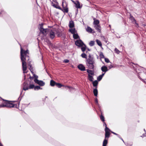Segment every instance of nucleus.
<instances>
[{"label":"nucleus","instance_id":"61","mask_svg":"<svg viewBox=\"0 0 146 146\" xmlns=\"http://www.w3.org/2000/svg\"><path fill=\"white\" fill-rule=\"evenodd\" d=\"M144 131H145H145H145V129H144Z\"/></svg>","mask_w":146,"mask_h":146},{"label":"nucleus","instance_id":"49","mask_svg":"<svg viewBox=\"0 0 146 146\" xmlns=\"http://www.w3.org/2000/svg\"><path fill=\"white\" fill-rule=\"evenodd\" d=\"M111 133H112L113 134H114L115 135H117V134L114 132H113V131H111Z\"/></svg>","mask_w":146,"mask_h":146},{"label":"nucleus","instance_id":"3","mask_svg":"<svg viewBox=\"0 0 146 146\" xmlns=\"http://www.w3.org/2000/svg\"><path fill=\"white\" fill-rule=\"evenodd\" d=\"M2 104L0 105V107H7L8 108H13L15 107L17 108V104H13L11 101L5 100L3 99Z\"/></svg>","mask_w":146,"mask_h":146},{"label":"nucleus","instance_id":"46","mask_svg":"<svg viewBox=\"0 0 146 146\" xmlns=\"http://www.w3.org/2000/svg\"><path fill=\"white\" fill-rule=\"evenodd\" d=\"M113 66L112 65H111L110 66H109V69H111L113 67Z\"/></svg>","mask_w":146,"mask_h":146},{"label":"nucleus","instance_id":"26","mask_svg":"<svg viewBox=\"0 0 146 146\" xmlns=\"http://www.w3.org/2000/svg\"><path fill=\"white\" fill-rule=\"evenodd\" d=\"M56 83L53 80H51L50 81V85L52 86H53L55 85H56Z\"/></svg>","mask_w":146,"mask_h":146},{"label":"nucleus","instance_id":"44","mask_svg":"<svg viewBox=\"0 0 146 146\" xmlns=\"http://www.w3.org/2000/svg\"><path fill=\"white\" fill-rule=\"evenodd\" d=\"M132 143H131L130 144L127 143V144H126V145L127 146H131L132 145Z\"/></svg>","mask_w":146,"mask_h":146},{"label":"nucleus","instance_id":"59","mask_svg":"<svg viewBox=\"0 0 146 146\" xmlns=\"http://www.w3.org/2000/svg\"><path fill=\"white\" fill-rule=\"evenodd\" d=\"M53 5V6L54 7H56L55 5V4H54V5Z\"/></svg>","mask_w":146,"mask_h":146},{"label":"nucleus","instance_id":"22","mask_svg":"<svg viewBox=\"0 0 146 146\" xmlns=\"http://www.w3.org/2000/svg\"><path fill=\"white\" fill-rule=\"evenodd\" d=\"M97 88L96 87L95 89H94L93 90V93L95 96H97L98 94V91L97 89Z\"/></svg>","mask_w":146,"mask_h":146},{"label":"nucleus","instance_id":"51","mask_svg":"<svg viewBox=\"0 0 146 146\" xmlns=\"http://www.w3.org/2000/svg\"><path fill=\"white\" fill-rule=\"evenodd\" d=\"M105 72H104V73H103L101 75H100L101 76L103 77L104 76V75L105 74Z\"/></svg>","mask_w":146,"mask_h":146},{"label":"nucleus","instance_id":"12","mask_svg":"<svg viewBox=\"0 0 146 146\" xmlns=\"http://www.w3.org/2000/svg\"><path fill=\"white\" fill-rule=\"evenodd\" d=\"M101 70L103 72H105V73L108 70L107 67L105 65H104L101 67Z\"/></svg>","mask_w":146,"mask_h":146},{"label":"nucleus","instance_id":"9","mask_svg":"<svg viewBox=\"0 0 146 146\" xmlns=\"http://www.w3.org/2000/svg\"><path fill=\"white\" fill-rule=\"evenodd\" d=\"M78 67L81 71H84L86 70L85 66L82 64H80L78 65Z\"/></svg>","mask_w":146,"mask_h":146},{"label":"nucleus","instance_id":"60","mask_svg":"<svg viewBox=\"0 0 146 146\" xmlns=\"http://www.w3.org/2000/svg\"><path fill=\"white\" fill-rule=\"evenodd\" d=\"M145 82L146 83V79H145Z\"/></svg>","mask_w":146,"mask_h":146},{"label":"nucleus","instance_id":"39","mask_svg":"<svg viewBox=\"0 0 146 146\" xmlns=\"http://www.w3.org/2000/svg\"><path fill=\"white\" fill-rule=\"evenodd\" d=\"M102 77L100 75L97 78V80L99 81H100L102 79Z\"/></svg>","mask_w":146,"mask_h":146},{"label":"nucleus","instance_id":"7","mask_svg":"<svg viewBox=\"0 0 146 146\" xmlns=\"http://www.w3.org/2000/svg\"><path fill=\"white\" fill-rule=\"evenodd\" d=\"M75 44L79 47H82L83 45L85 46L83 42L81 40H78L75 42Z\"/></svg>","mask_w":146,"mask_h":146},{"label":"nucleus","instance_id":"52","mask_svg":"<svg viewBox=\"0 0 146 146\" xmlns=\"http://www.w3.org/2000/svg\"><path fill=\"white\" fill-rule=\"evenodd\" d=\"M29 78L31 79H33L34 78V77L30 76V77H29Z\"/></svg>","mask_w":146,"mask_h":146},{"label":"nucleus","instance_id":"38","mask_svg":"<svg viewBox=\"0 0 146 146\" xmlns=\"http://www.w3.org/2000/svg\"><path fill=\"white\" fill-rule=\"evenodd\" d=\"M95 102L96 103V104L100 108V106L98 103V99L97 98H96L95 99Z\"/></svg>","mask_w":146,"mask_h":146},{"label":"nucleus","instance_id":"20","mask_svg":"<svg viewBox=\"0 0 146 146\" xmlns=\"http://www.w3.org/2000/svg\"><path fill=\"white\" fill-rule=\"evenodd\" d=\"M110 133L109 131H105V139H106V138H108L110 136Z\"/></svg>","mask_w":146,"mask_h":146},{"label":"nucleus","instance_id":"56","mask_svg":"<svg viewBox=\"0 0 146 146\" xmlns=\"http://www.w3.org/2000/svg\"><path fill=\"white\" fill-rule=\"evenodd\" d=\"M120 139L123 141V142L124 143V141L123 140V139L121 138H120Z\"/></svg>","mask_w":146,"mask_h":146},{"label":"nucleus","instance_id":"62","mask_svg":"<svg viewBox=\"0 0 146 146\" xmlns=\"http://www.w3.org/2000/svg\"><path fill=\"white\" fill-rule=\"evenodd\" d=\"M109 27H110V25H109Z\"/></svg>","mask_w":146,"mask_h":146},{"label":"nucleus","instance_id":"58","mask_svg":"<svg viewBox=\"0 0 146 146\" xmlns=\"http://www.w3.org/2000/svg\"><path fill=\"white\" fill-rule=\"evenodd\" d=\"M74 3H75L74 1L72 0H71Z\"/></svg>","mask_w":146,"mask_h":146},{"label":"nucleus","instance_id":"55","mask_svg":"<svg viewBox=\"0 0 146 146\" xmlns=\"http://www.w3.org/2000/svg\"><path fill=\"white\" fill-rule=\"evenodd\" d=\"M136 71L138 74H139L140 73L139 72H138L137 71V68L136 69Z\"/></svg>","mask_w":146,"mask_h":146},{"label":"nucleus","instance_id":"25","mask_svg":"<svg viewBox=\"0 0 146 146\" xmlns=\"http://www.w3.org/2000/svg\"><path fill=\"white\" fill-rule=\"evenodd\" d=\"M94 21L93 23L94 24V25H99V21L98 20H95V19H94Z\"/></svg>","mask_w":146,"mask_h":146},{"label":"nucleus","instance_id":"29","mask_svg":"<svg viewBox=\"0 0 146 146\" xmlns=\"http://www.w3.org/2000/svg\"><path fill=\"white\" fill-rule=\"evenodd\" d=\"M34 89L35 90H38L39 89H42V88H41L40 86H35L34 88Z\"/></svg>","mask_w":146,"mask_h":146},{"label":"nucleus","instance_id":"1","mask_svg":"<svg viewBox=\"0 0 146 146\" xmlns=\"http://www.w3.org/2000/svg\"><path fill=\"white\" fill-rule=\"evenodd\" d=\"M21 46V45L20 44ZM21 60L22 62V66L23 68V73H27V72L26 71L27 69V63L25 62L27 57L28 58V60H29V56L27 55V54H29V51L28 50H24L21 47Z\"/></svg>","mask_w":146,"mask_h":146},{"label":"nucleus","instance_id":"50","mask_svg":"<svg viewBox=\"0 0 146 146\" xmlns=\"http://www.w3.org/2000/svg\"><path fill=\"white\" fill-rule=\"evenodd\" d=\"M105 72H104V73H103L101 75H100L101 76L103 77L104 76V75L105 74Z\"/></svg>","mask_w":146,"mask_h":146},{"label":"nucleus","instance_id":"42","mask_svg":"<svg viewBox=\"0 0 146 146\" xmlns=\"http://www.w3.org/2000/svg\"><path fill=\"white\" fill-rule=\"evenodd\" d=\"M105 131H110V129H109V128H108L107 126L106 127L105 129Z\"/></svg>","mask_w":146,"mask_h":146},{"label":"nucleus","instance_id":"13","mask_svg":"<svg viewBox=\"0 0 146 146\" xmlns=\"http://www.w3.org/2000/svg\"><path fill=\"white\" fill-rule=\"evenodd\" d=\"M56 86L58 88H60L62 86H64L65 88H71L70 87L68 86H64L63 85H62L60 83H57L56 84Z\"/></svg>","mask_w":146,"mask_h":146},{"label":"nucleus","instance_id":"18","mask_svg":"<svg viewBox=\"0 0 146 146\" xmlns=\"http://www.w3.org/2000/svg\"><path fill=\"white\" fill-rule=\"evenodd\" d=\"M74 23L72 21H70L69 22V27L70 28H72L74 27Z\"/></svg>","mask_w":146,"mask_h":146},{"label":"nucleus","instance_id":"30","mask_svg":"<svg viewBox=\"0 0 146 146\" xmlns=\"http://www.w3.org/2000/svg\"><path fill=\"white\" fill-rule=\"evenodd\" d=\"M56 33L57 34V36L58 37H60L62 36V33L60 32L57 31Z\"/></svg>","mask_w":146,"mask_h":146},{"label":"nucleus","instance_id":"14","mask_svg":"<svg viewBox=\"0 0 146 146\" xmlns=\"http://www.w3.org/2000/svg\"><path fill=\"white\" fill-rule=\"evenodd\" d=\"M95 29L99 32H101V27L99 25H94Z\"/></svg>","mask_w":146,"mask_h":146},{"label":"nucleus","instance_id":"37","mask_svg":"<svg viewBox=\"0 0 146 146\" xmlns=\"http://www.w3.org/2000/svg\"><path fill=\"white\" fill-rule=\"evenodd\" d=\"M86 46L85 45V46H82L81 48V50L83 52H84L86 49Z\"/></svg>","mask_w":146,"mask_h":146},{"label":"nucleus","instance_id":"47","mask_svg":"<svg viewBox=\"0 0 146 146\" xmlns=\"http://www.w3.org/2000/svg\"><path fill=\"white\" fill-rule=\"evenodd\" d=\"M5 13V12L4 11H2L0 13V16H1V15L2 14H3Z\"/></svg>","mask_w":146,"mask_h":146},{"label":"nucleus","instance_id":"35","mask_svg":"<svg viewBox=\"0 0 146 146\" xmlns=\"http://www.w3.org/2000/svg\"><path fill=\"white\" fill-rule=\"evenodd\" d=\"M33 76H34V77L35 78V79L34 80V81L35 82L36 81V80H38V76L37 75H36L35 74H33Z\"/></svg>","mask_w":146,"mask_h":146},{"label":"nucleus","instance_id":"2","mask_svg":"<svg viewBox=\"0 0 146 146\" xmlns=\"http://www.w3.org/2000/svg\"><path fill=\"white\" fill-rule=\"evenodd\" d=\"M86 64L90 69H94L95 62L93 55L91 56L90 54H89L88 58L86 60Z\"/></svg>","mask_w":146,"mask_h":146},{"label":"nucleus","instance_id":"40","mask_svg":"<svg viewBox=\"0 0 146 146\" xmlns=\"http://www.w3.org/2000/svg\"><path fill=\"white\" fill-rule=\"evenodd\" d=\"M115 52L117 54H119L120 52L119 50L116 48H115Z\"/></svg>","mask_w":146,"mask_h":146},{"label":"nucleus","instance_id":"33","mask_svg":"<svg viewBox=\"0 0 146 146\" xmlns=\"http://www.w3.org/2000/svg\"><path fill=\"white\" fill-rule=\"evenodd\" d=\"M95 42L94 41H91L89 42V45L90 46H92L94 45Z\"/></svg>","mask_w":146,"mask_h":146},{"label":"nucleus","instance_id":"15","mask_svg":"<svg viewBox=\"0 0 146 146\" xmlns=\"http://www.w3.org/2000/svg\"><path fill=\"white\" fill-rule=\"evenodd\" d=\"M70 29H69V31L72 34H73L75 33H77V31L76 30V29L75 28H72Z\"/></svg>","mask_w":146,"mask_h":146},{"label":"nucleus","instance_id":"28","mask_svg":"<svg viewBox=\"0 0 146 146\" xmlns=\"http://www.w3.org/2000/svg\"><path fill=\"white\" fill-rule=\"evenodd\" d=\"M108 143V139H105L103 141V146H106Z\"/></svg>","mask_w":146,"mask_h":146},{"label":"nucleus","instance_id":"48","mask_svg":"<svg viewBox=\"0 0 146 146\" xmlns=\"http://www.w3.org/2000/svg\"><path fill=\"white\" fill-rule=\"evenodd\" d=\"M103 125L104 126H105V127H106L107 126V125L106 124V123L105 122H103Z\"/></svg>","mask_w":146,"mask_h":146},{"label":"nucleus","instance_id":"6","mask_svg":"<svg viewBox=\"0 0 146 146\" xmlns=\"http://www.w3.org/2000/svg\"><path fill=\"white\" fill-rule=\"evenodd\" d=\"M39 30L40 31V33L42 34L43 35L45 36L47 34V32L49 30L47 29H44L43 28V25H40Z\"/></svg>","mask_w":146,"mask_h":146},{"label":"nucleus","instance_id":"53","mask_svg":"<svg viewBox=\"0 0 146 146\" xmlns=\"http://www.w3.org/2000/svg\"><path fill=\"white\" fill-rule=\"evenodd\" d=\"M117 137H119V138H121V137H120V135H119L118 134H117Z\"/></svg>","mask_w":146,"mask_h":146},{"label":"nucleus","instance_id":"23","mask_svg":"<svg viewBox=\"0 0 146 146\" xmlns=\"http://www.w3.org/2000/svg\"><path fill=\"white\" fill-rule=\"evenodd\" d=\"M73 38L74 39H77L79 38V35H78V33H77L73 34Z\"/></svg>","mask_w":146,"mask_h":146},{"label":"nucleus","instance_id":"54","mask_svg":"<svg viewBox=\"0 0 146 146\" xmlns=\"http://www.w3.org/2000/svg\"><path fill=\"white\" fill-rule=\"evenodd\" d=\"M138 78H139V79H140L141 80H143V79H142L139 76H138Z\"/></svg>","mask_w":146,"mask_h":146},{"label":"nucleus","instance_id":"16","mask_svg":"<svg viewBox=\"0 0 146 146\" xmlns=\"http://www.w3.org/2000/svg\"><path fill=\"white\" fill-rule=\"evenodd\" d=\"M87 72L88 73V74L94 76V72L93 70L87 69L86 70Z\"/></svg>","mask_w":146,"mask_h":146},{"label":"nucleus","instance_id":"11","mask_svg":"<svg viewBox=\"0 0 146 146\" xmlns=\"http://www.w3.org/2000/svg\"><path fill=\"white\" fill-rule=\"evenodd\" d=\"M129 19L131 20L132 22H134L135 23L137 26L138 25V23H136V21L135 20V18L131 14L130 15Z\"/></svg>","mask_w":146,"mask_h":146},{"label":"nucleus","instance_id":"41","mask_svg":"<svg viewBox=\"0 0 146 146\" xmlns=\"http://www.w3.org/2000/svg\"><path fill=\"white\" fill-rule=\"evenodd\" d=\"M104 59L105 62H106L107 63H109V62H110V61L108 58H105Z\"/></svg>","mask_w":146,"mask_h":146},{"label":"nucleus","instance_id":"32","mask_svg":"<svg viewBox=\"0 0 146 146\" xmlns=\"http://www.w3.org/2000/svg\"><path fill=\"white\" fill-rule=\"evenodd\" d=\"M96 41L97 44L99 46H102V44L101 43V42H100V40H99L98 39H97L96 40Z\"/></svg>","mask_w":146,"mask_h":146},{"label":"nucleus","instance_id":"57","mask_svg":"<svg viewBox=\"0 0 146 146\" xmlns=\"http://www.w3.org/2000/svg\"><path fill=\"white\" fill-rule=\"evenodd\" d=\"M53 1L54 2H56V0H53Z\"/></svg>","mask_w":146,"mask_h":146},{"label":"nucleus","instance_id":"19","mask_svg":"<svg viewBox=\"0 0 146 146\" xmlns=\"http://www.w3.org/2000/svg\"><path fill=\"white\" fill-rule=\"evenodd\" d=\"M28 65L29 66V70H30L31 72L32 73H33V68H32L31 64V62L29 61L28 62Z\"/></svg>","mask_w":146,"mask_h":146},{"label":"nucleus","instance_id":"24","mask_svg":"<svg viewBox=\"0 0 146 146\" xmlns=\"http://www.w3.org/2000/svg\"><path fill=\"white\" fill-rule=\"evenodd\" d=\"M86 31L88 33H91L92 32L93 30L92 29L91 27H88L86 29Z\"/></svg>","mask_w":146,"mask_h":146},{"label":"nucleus","instance_id":"63","mask_svg":"<svg viewBox=\"0 0 146 146\" xmlns=\"http://www.w3.org/2000/svg\"><path fill=\"white\" fill-rule=\"evenodd\" d=\"M0 105H1V104H0Z\"/></svg>","mask_w":146,"mask_h":146},{"label":"nucleus","instance_id":"10","mask_svg":"<svg viewBox=\"0 0 146 146\" xmlns=\"http://www.w3.org/2000/svg\"><path fill=\"white\" fill-rule=\"evenodd\" d=\"M49 36L50 38L52 39H53L55 37L54 33L52 30L50 32Z\"/></svg>","mask_w":146,"mask_h":146},{"label":"nucleus","instance_id":"43","mask_svg":"<svg viewBox=\"0 0 146 146\" xmlns=\"http://www.w3.org/2000/svg\"><path fill=\"white\" fill-rule=\"evenodd\" d=\"M69 62V60L68 59H65L64 60V62L66 63H68Z\"/></svg>","mask_w":146,"mask_h":146},{"label":"nucleus","instance_id":"45","mask_svg":"<svg viewBox=\"0 0 146 146\" xmlns=\"http://www.w3.org/2000/svg\"><path fill=\"white\" fill-rule=\"evenodd\" d=\"M142 137H146V133H145L143 134L141 136Z\"/></svg>","mask_w":146,"mask_h":146},{"label":"nucleus","instance_id":"21","mask_svg":"<svg viewBox=\"0 0 146 146\" xmlns=\"http://www.w3.org/2000/svg\"><path fill=\"white\" fill-rule=\"evenodd\" d=\"M88 78L89 80L91 82H93L94 78L92 76H91V75H90V74L88 75Z\"/></svg>","mask_w":146,"mask_h":146},{"label":"nucleus","instance_id":"5","mask_svg":"<svg viewBox=\"0 0 146 146\" xmlns=\"http://www.w3.org/2000/svg\"><path fill=\"white\" fill-rule=\"evenodd\" d=\"M62 6L63 7V9H62L60 7L59 8V9L62 10L64 13H68V9L67 7V3L65 2H62Z\"/></svg>","mask_w":146,"mask_h":146},{"label":"nucleus","instance_id":"8","mask_svg":"<svg viewBox=\"0 0 146 146\" xmlns=\"http://www.w3.org/2000/svg\"><path fill=\"white\" fill-rule=\"evenodd\" d=\"M36 81L35 82L36 83L39 85L40 86H42L45 85V83L42 80H36Z\"/></svg>","mask_w":146,"mask_h":146},{"label":"nucleus","instance_id":"34","mask_svg":"<svg viewBox=\"0 0 146 146\" xmlns=\"http://www.w3.org/2000/svg\"><path fill=\"white\" fill-rule=\"evenodd\" d=\"M81 56L83 58H85L86 59L87 58V55H86V54H85L84 53H82L81 54Z\"/></svg>","mask_w":146,"mask_h":146},{"label":"nucleus","instance_id":"31","mask_svg":"<svg viewBox=\"0 0 146 146\" xmlns=\"http://www.w3.org/2000/svg\"><path fill=\"white\" fill-rule=\"evenodd\" d=\"M100 59L101 60V59L105 58L103 52H101L100 53Z\"/></svg>","mask_w":146,"mask_h":146},{"label":"nucleus","instance_id":"27","mask_svg":"<svg viewBox=\"0 0 146 146\" xmlns=\"http://www.w3.org/2000/svg\"><path fill=\"white\" fill-rule=\"evenodd\" d=\"M93 85L94 87H96L97 88V86L98 84V82L97 80H96L93 82Z\"/></svg>","mask_w":146,"mask_h":146},{"label":"nucleus","instance_id":"17","mask_svg":"<svg viewBox=\"0 0 146 146\" xmlns=\"http://www.w3.org/2000/svg\"><path fill=\"white\" fill-rule=\"evenodd\" d=\"M74 4L76 5V7L77 8H81V7L80 6V4L79 1H76V3H74Z\"/></svg>","mask_w":146,"mask_h":146},{"label":"nucleus","instance_id":"4","mask_svg":"<svg viewBox=\"0 0 146 146\" xmlns=\"http://www.w3.org/2000/svg\"><path fill=\"white\" fill-rule=\"evenodd\" d=\"M23 90L21 91L20 94L21 95L22 94V93L23 92V90L26 91L28 90L29 89H33L35 87V85L34 84H31L29 85L28 84L27 82H24L23 84Z\"/></svg>","mask_w":146,"mask_h":146},{"label":"nucleus","instance_id":"36","mask_svg":"<svg viewBox=\"0 0 146 146\" xmlns=\"http://www.w3.org/2000/svg\"><path fill=\"white\" fill-rule=\"evenodd\" d=\"M100 117L101 120L103 122H104L105 121V119L104 117L102 114L100 116Z\"/></svg>","mask_w":146,"mask_h":146}]
</instances>
